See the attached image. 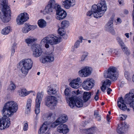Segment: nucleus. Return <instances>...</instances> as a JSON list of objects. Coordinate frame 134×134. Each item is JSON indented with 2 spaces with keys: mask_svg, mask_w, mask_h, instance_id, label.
<instances>
[{
  "mask_svg": "<svg viewBox=\"0 0 134 134\" xmlns=\"http://www.w3.org/2000/svg\"><path fill=\"white\" fill-rule=\"evenodd\" d=\"M38 24L40 27L43 28L46 26V22L44 20L41 19L38 20Z\"/></svg>",
  "mask_w": 134,
  "mask_h": 134,
  "instance_id": "29",
  "label": "nucleus"
},
{
  "mask_svg": "<svg viewBox=\"0 0 134 134\" xmlns=\"http://www.w3.org/2000/svg\"><path fill=\"white\" fill-rule=\"evenodd\" d=\"M72 96L71 97H68L69 100V105L71 108H73L75 105L78 108L82 107L83 106V101L81 99L77 98V92L75 91L72 92Z\"/></svg>",
  "mask_w": 134,
  "mask_h": 134,
  "instance_id": "7",
  "label": "nucleus"
},
{
  "mask_svg": "<svg viewBox=\"0 0 134 134\" xmlns=\"http://www.w3.org/2000/svg\"><path fill=\"white\" fill-rule=\"evenodd\" d=\"M15 44H13L12 47V51L11 55H13L15 52Z\"/></svg>",
  "mask_w": 134,
  "mask_h": 134,
  "instance_id": "49",
  "label": "nucleus"
},
{
  "mask_svg": "<svg viewBox=\"0 0 134 134\" xmlns=\"http://www.w3.org/2000/svg\"><path fill=\"white\" fill-rule=\"evenodd\" d=\"M30 92H27L25 89H23L19 92V95L21 96L24 97L29 94Z\"/></svg>",
  "mask_w": 134,
  "mask_h": 134,
  "instance_id": "34",
  "label": "nucleus"
},
{
  "mask_svg": "<svg viewBox=\"0 0 134 134\" xmlns=\"http://www.w3.org/2000/svg\"><path fill=\"white\" fill-rule=\"evenodd\" d=\"M129 11L128 10L126 9L124 10V14H128Z\"/></svg>",
  "mask_w": 134,
  "mask_h": 134,
  "instance_id": "56",
  "label": "nucleus"
},
{
  "mask_svg": "<svg viewBox=\"0 0 134 134\" xmlns=\"http://www.w3.org/2000/svg\"><path fill=\"white\" fill-rule=\"evenodd\" d=\"M82 83L81 80L79 77L72 80L70 83V86L74 88L77 89L80 86Z\"/></svg>",
  "mask_w": 134,
  "mask_h": 134,
  "instance_id": "18",
  "label": "nucleus"
},
{
  "mask_svg": "<svg viewBox=\"0 0 134 134\" xmlns=\"http://www.w3.org/2000/svg\"><path fill=\"white\" fill-rule=\"evenodd\" d=\"M107 50L109 54H113V50L112 49L109 48L107 49Z\"/></svg>",
  "mask_w": 134,
  "mask_h": 134,
  "instance_id": "51",
  "label": "nucleus"
},
{
  "mask_svg": "<svg viewBox=\"0 0 134 134\" xmlns=\"http://www.w3.org/2000/svg\"><path fill=\"white\" fill-rule=\"evenodd\" d=\"M133 13H132V15H133V14H134V4L133 5Z\"/></svg>",
  "mask_w": 134,
  "mask_h": 134,
  "instance_id": "61",
  "label": "nucleus"
},
{
  "mask_svg": "<svg viewBox=\"0 0 134 134\" xmlns=\"http://www.w3.org/2000/svg\"><path fill=\"white\" fill-rule=\"evenodd\" d=\"M48 4L52 7L55 10L60 6L56 2L55 0H50Z\"/></svg>",
  "mask_w": 134,
  "mask_h": 134,
  "instance_id": "27",
  "label": "nucleus"
},
{
  "mask_svg": "<svg viewBox=\"0 0 134 134\" xmlns=\"http://www.w3.org/2000/svg\"><path fill=\"white\" fill-rule=\"evenodd\" d=\"M125 77L126 78V79H127L128 80H130V79L129 77H128L127 74H126V73H125Z\"/></svg>",
  "mask_w": 134,
  "mask_h": 134,
  "instance_id": "55",
  "label": "nucleus"
},
{
  "mask_svg": "<svg viewBox=\"0 0 134 134\" xmlns=\"http://www.w3.org/2000/svg\"><path fill=\"white\" fill-rule=\"evenodd\" d=\"M116 39L120 46H121L122 48H124V44L121 39L120 37H117Z\"/></svg>",
  "mask_w": 134,
  "mask_h": 134,
  "instance_id": "39",
  "label": "nucleus"
},
{
  "mask_svg": "<svg viewBox=\"0 0 134 134\" xmlns=\"http://www.w3.org/2000/svg\"><path fill=\"white\" fill-rule=\"evenodd\" d=\"M62 37L64 39H66L68 38V36L67 35H65L63 36H62Z\"/></svg>",
  "mask_w": 134,
  "mask_h": 134,
  "instance_id": "57",
  "label": "nucleus"
},
{
  "mask_svg": "<svg viewBox=\"0 0 134 134\" xmlns=\"http://www.w3.org/2000/svg\"><path fill=\"white\" fill-rule=\"evenodd\" d=\"M53 85H51L48 87L47 92L49 95L54 94L57 92L55 89L53 88Z\"/></svg>",
  "mask_w": 134,
  "mask_h": 134,
  "instance_id": "26",
  "label": "nucleus"
},
{
  "mask_svg": "<svg viewBox=\"0 0 134 134\" xmlns=\"http://www.w3.org/2000/svg\"><path fill=\"white\" fill-rule=\"evenodd\" d=\"M91 93L90 92H84L83 94V98L84 102H86L91 97Z\"/></svg>",
  "mask_w": 134,
  "mask_h": 134,
  "instance_id": "24",
  "label": "nucleus"
},
{
  "mask_svg": "<svg viewBox=\"0 0 134 134\" xmlns=\"http://www.w3.org/2000/svg\"><path fill=\"white\" fill-rule=\"evenodd\" d=\"M37 39H36L30 36L29 37L25 39V41L27 44L29 46L32 44Z\"/></svg>",
  "mask_w": 134,
  "mask_h": 134,
  "instance_id": "25",
  "label": "nucleus"
},
{
  "mask_svg": "<svg viewBox=\"0 0 134 134\" xmlns=\"http://www.w3.org/2000/svg\"><path fill=\"white\" fill-rule=\"evenodd\" d=\"M11 31V27L10 26H7L2 30V33L4 35L8 34Z\"/></svg>",
  "mask_w": 134,
  "mask_h": 134,
  "instance_id": "31",
  "label": "nucleus"
},
{
  "mask_svg": "<svg viewBox=\"0 0 134 134\" xmlns=\"http://www.w3.org/2000/svg\"><path fill=\"white\" fill-rule=\"evenodd\" d=\"M29 19L28 15L27 13H22L19 14L16 18V23L18 24L21 25Z\"/></svg>",
  "mask_w": 134,
  "mask_h": 134,
  "instance_id": "15",
  "label": "nucleus"
},
{
  "mask_svg": "<svg viewBox=\"0 0 134 134\" xmlns=\"http://www.w3.org/2000/svg\"><path fill=\"white\" fill-rule=\"evenodd\" d=\"M102 82L103 83L101 87V90L102 91L104 92L107 88L110 86L111 84V82L109 80L106 79L104 81H102Z\"/></svg>",
  "mask_w": 134,
  "mask_h": 134,
  "instance_id": "21",
  "label": "nucleus"
},
{
  "mask_svg": "<svg viewBox=\"0 0 134 134\" xmlns=\"http://www.w3.org/2000/svg\"><path fill=\"white\" fill-rule=\"evenodd\" d=\"M62 4L65 8L69 9L75 4V0H65L62 2Z\"/></svg>",
  "mask_w": 134,
  "mask_h": 134,
  "instance_id": "20",
  "label": "nucleus"
},
{
  "mask_svg": "<svg viewBox=\"0 0 134 134\" xmlns=\"http://www.w3.org/2000/svg\"><path fill=\"white\" fill-rule=\"evenodd\" d=\"M47 126L44 124L38 131L39 134H44V132L47 129Z\"/></svg>",
  "mask_w": 134,
  "mask_h": 134,
  "instance_id": "30",
  "label": "nucleus"
},
{
  "mask_svg": "<svg viewBox=\"0 0 134 134\" xmlns=\"http://www.w3.org/2000/svg\"><path fill=\"white\" fill-rule=\"evenodd\" d=\"M31 99L30 98L27 101V104L26 105V109L27 111V112H30V110L31 109Z\"/></svg>",
  "mask_w": 134,
  "mask_h": 134,
  "instance_id": "35",
  "label": "nucleus"
},
{
  "mask_svg": "<svg viewBox=\"0 0 134 134\" xmlns=\"http://www.w3.org/2000/svg\"><path fill=\"white\" fill-rule=\"evenodd\" d=\"M119 98V99L118 101V106L120 109L124 111L127 110L128 111H130L129 109L127 108L125 103L129 104L130 107L132 108L134 112V89L131 90L129 93L126 94L124 99L122 97Z\"/></svg>",
  "mask_w": 134,
  "mask_h": 134,
  "instance_id": "2",
  "label": "nucleus"
},
{
  "mask_svg": "<svg viewBox=\"0 0 134 134\" xmlns=\"http://www.w3.org/2000/svg\"><path fill=\"white\" fill-rule=\"evenodd\" d=\"M57 103V98L53 96H48L46 98L45 105L52 109H55Z\"/></svg>",
  "mask_w": 134,
  "mask_h": 134,
  "instance_id": "9",
  "label": "nucleus"
},
{
  "mask_svg": "<svg viewBox=\"0 0 134 134\" xmlns=\"http://www.w3.org/2000/svg\"><path fill=\"white\" fill-rule=\"evenodd\" d=\"M61 38L52 35H48L41 40V43L42 44H44L45 47L48 48L49 47V44L51 45L57 44L59 42Z\"/></svg>",
  "mask_w": 134,
  "mask_h": 134,
  "instance_id": "6",
  "label": "nucleus"
},
{
  "mask_svg": "<svg viewBox=\"0 0 134 134\" xmlns=\"http://www.w3.org/2000/svg\"><path fill=\"white\" fill-rule=\"evenodd\" d=\"M54 55L52 53L42 57L40 59L41 62L44 64L46 63H51L54 61Z\"/></svg>",
  "mask_w": 134,
  "mask_h": 134,
  "instance_id": "17",
  "label": "nucleus"
},
{
  "mask_svg": "<svg viewBox=\"0 0 134 134\" xmlns=\"http://www.w3.org/2000/svg\"><path fill=\"white\" fill-rule=\"evenodd\" d=\"M114 52L113 53L114 54L116 55V56H118L120 55V50H114Z\"/></svg>",
  "mask_w": 134,
  "mask_h": 134,
  "instance_id": "46",
  "label": "nucleus"
},
{
  "mask_svg": "<svg viewBox=\"0 0 134 134\" xmlns=\"http://www.w3.org/2000/svg\"><path fill=\"white\" fill-rule=\"evenodd\" d=\"M43 95V92H39L37 94L36 99L35 109V113L37 115L40 112V107Z\"/></svg>",
  "mask_w": 134,
  "mask_h": 134,
  "instance_id": "10",
  "label": "nucleus"
},
{
  "mask_svg": "<svg viewBox=\"0 0 134 134\" xmlns=\"http://www.w3.org/2000/svg\"><path fill=\"white\" fill-rule=\"evenodd\" d=\"M126 116H124L122 115L119 116V119L120 120H124L126 119Z\"/></svg>",
  "mask_w": 134,
  "mask_h": 134,
  "instance_id": "50",
  "label": "nucleus"
},
{
  "mask_svg": "<svg viewBox=\"0 0 134 134\" xmlns=\"http://www.w3.org/2000/svg\"><path fill=\"white\" fill-rule=\"evenodd\" d=\"M7 0H2L0 3L3 6L0 13L1 18L4 22H8L10 19L11 12L10 8L7 4Z\"/></svg>",
  "mask_w": 134,
  "mask_h": 134,
  "instance_id": "4",
  "label": "nucleus"
},
{
  "mask_svg": "<svg viewBox=\"0 0 134 134\" xmlns=\"http://www.w3.org/2000/svg\"><path fill=\"white\" fill-rule=\"evenodd\" d=\"M29 25L26 24L23 28L22 30V31L23 33H27L29 30L28 29Z\"/></svg>",
  "mask_w": 134,
  "mask_h": 134,
  "instance_id": "40",
  "label": "nucleus"
},
{
  "mask_svg": "<svg viewBox=\"0 0 134 134\" xmlns=\"http://www.w3.org/2000/svg\"><path fill=\"white\" fill-rule=\"evenodd\" d=\"M33 62L31 59H25L20 61L18 64V67L20 68L22 73L26 75L32 66Z\"/></svg>",
  "mask_w": 134,
  "mask_h": 134,
  "instance_id": "5",
  "label": "nucleus"
},
{
  "mask_svg": "<svg viewBox=\"0 0 134 134\" xmlns=\"http://www.w3.org/2000/svg\"><path fill=\"white\" fill-rule=\"evenodd\" d=\"M117 21L118 22H119L120 23L121 22V19L120 18H118L117 19Z\"/></svg>",
  "mask_w": 134,
  "mask_h": 134,
  "instance_id": "59",
  "label": "nucleus"
},
{
  "mask_svg": "<svg viewBox=\"0 0 134 134\" xmlns=\"http://www.w3.org/2000/svg\"><path fill=\"white\" fill-rule=\"evenodd\" d=\"M55 9L52 7H51L48 4L46 7L45 9V12L48 14H49Z\"/></svg>",
  "mask_w": 134,
  "mask_h": 134,
  "instance_id": "32",
  "label": "nucleus"
},
{
  "mask_svg": "<svg viewBox=\"0 0 134 134\" xmlns=\"http://www.w3.org/2000/svg\"><path fill=\"white\" fill-rule=\"evenodd\" d=\"M56 11V17L57 19L60 20L65 18L66 16V12L59 6L55 10Z\"/></svg>",
  "mask_w": 134,
  "mask_h": 134,
  "instance_id": "14",
  "label": "nucleus"
},
{
  "mask_svg": "<svg viewBox=\"0 0 134 134\" xmlns=\"http://www.w3.org/2000/svg\"><path fill=\"white\" fill-rule=\"evenodd\" d=\"M94 99H95V100L96 101H97L98 99V95L97 94H96L94 98Z\"/></svg>",
  "mask_w": 134,
  "mask_h": 134,
  "instance_id": "54",
  "label": "nucleus"
},
{
  "mask_svg": "<svg viewBox=\"0 0 134 134\" xmlns=\"http://www.w3.org/2000/svg\"><path fill=\"white\" fill-rule=\"evenodd\" d=\"M94 81L92 79L88 78L85 80L82 84L83 88L86 90L91 89L94 85Z\"/></svg>",
  "mask_w": 134,
  "mask_h": 134,
  "instance_id": "11",
  "label": "nucleus"
},
{
  "mask_svg": "<svg viewBox=\"0 0 134 134\" xmlns=\"http://www.w3.org/2000/svg\"><path fill=\"white\" fill-rule=\"evenodd\" d=\"M18 105L16 103L12 101H9L6 103L3 107L2 112L3 116L0 118V129L8 128L10 125V119L17 110Z\"/></svg>",
  "mask_w": 134,
  "mask_h": 134,
  "instance_id": "1",
  "label": "nucleus"
},
{
  "mask_svg": "<svg viewBox=\"0 0 134 134\" xmlns=\"http://www.w3.org/2000/svg\"><path fill=\"white\" fill-rule=\"evenodd\" d=\"M16 88V86L15 84L12 82H11L8 89L11 91H13Z\"/></svg>",
  "mask_w": 134,
  "mask_h": 134,
  "instance_id": "38",
  "label": "nucleus"
},
{
  "mask_svg": "<svg viewBox=\"0 0 134 134\" xmlns=\"http://www.w3.org/2000/svg\"><path fill=\"white\" fill-rule=\"evenodd\" d=\"M58 33L61 36H63L66 34V31L64 29L59 28L58 30Z\"/></svg>",
  "mask_w": 134,
  "mask_h": 134,
  "instance_id": "37",
  "label": "nucleus"
},
{
  "mask_svg": "<svg viewBox=\"0 0 134 134\" xmlns=\"http://www.w3.org/2000/svg\"><path fill=\"white\" fill-rule=\"evenodd\" d=\"M88 53L87 52L84 53L82 55L81 57V61H83L85 59H86L88 55Z\"/></svg>",
  "mask_w": 134,
  "mask_h": 134,
  "instance_id": "43",
  "label": "nucleus"
},
{
  "mask_svg": "<svg viewBox=\"0 0 134 134\" xmlns=\"http://www.w3.org/2000/svg\"><path fill=\"white\" fill-rule=\"evenodd\" d=\"M71 88H66L64 91V94L65 95L68 97H69L70 96L71 94Z\"/></svg>",
  "mask_w": 134,
  "mask_h": 134,
  "instance_id": "41",
  "label": "nucleus"
},
{
  "mask_svg": "<svg viewBox=\"0 0 134 134\" xmlns=\"http://www.w3.org/2000/svg\"><path fill=\"white\" fill-rule=\"evenodd\" d=\"M55 115L54 114L50 113L48 114L43 115L42 116V118L44 120H50L52 117L53 119L55 118Z\"/></svg>",
  "mask_w": 134,
  "mask_h": 134,
  "instance_id": "28",
  "label": "nucleus"
},
{
  "mask_svg": "<svg viewBox=\"0 0 134 134\" xmlns=\"http://www.w3.org/2000/svg\"><path fill=\"white\" fill-rule=\"evenodd\" d=\"M59 125V124L57 120L55 122H54L52 124L51 126V128H54L56 127L57 126H58Z\"/></svg>",
  "mask_w": 134,
  "mask_h": 134,
  "instance_id": "45",
  "label": "nucleus"
},
{
  "mask_svg": "<svg viewBox=\"0 0 134 134\" xmlns=\"http://www.w3.org/2000/svg\"><path fill=\"white\" fill-rule=\"evenodd\" d=\"M117 69L114 66H111L107 71H105L104 76L106 78H109L113 81L117 80L118 75L117 72Z\"/></svg>",
  "mask_w": 134,
  "mask_h": 134,
  "instance_id": "8",
  "label": "nucleus"
},
{
  "mask_svg": "<svg viewBox=\"0 0 134 134\" xmlns=\"http://www.w3.org/2000/svg\"><path fill=\"white\" fill-rule=\"evenodd\" d=\"M121 125L122 126L120 127H119L120 126L119 125H118L117 131L118 133H124L127 130V125L126 124H121Z\"/></svg>",
  "mask_w": 134,
  "mask_h": 134,
  "instance_id": "22",
  "label": "nucleus"
},
{
  "mask_svg": "<svg viewBox=\"0 0 134 134\" xmlns=\"http://www.w3.org/2000/svg\"><path fill=\"white\" fill-rule=\"evenodd\" d=\"M28 128V124L26 121L24 122L23 130L24 131H27Z\"/></svg>",
  "mask_w": 134,
  "mask_h": 134,
  "instance_id": "44",
  "label": "nucleus"
},
{
  "mask_svg": "<svg viewBox=\"0 0 134 134\" xmlns=\"http://www.w3.org/2000/svg\"><path fill=\"white\" fill-rule=\"evenodd\" d=\"M132 20H134V14L133 15H132Z\"/></svg>",
  "mask_w": 134,
  "mask_h": 134,
  "instance_id": "63",
  "label": "nucleus"
},
{
  "mask_svg": "<svg viewBox=\"0 0 134 134\" xmlns=\"http://www.w3.org/2000/svg\"><path fill=\"white\" fill-rule=\"evenodd\" d=\"M92 70L91 67H85L79 71V75L82 77H87L91 75Z\"/></svg>",
  "mask_w": 134,
  "mask_h": 134,
  "instance_id": "13",
  "label": "nucleus"
},
{
  "mask_svg": "<svg viewBox=\"0 0 134 134\" xmlns=\"http://www.w3.org/2000/svg\"><path fill=\"white\" fill-rule=\"evenodd\" d=\"M106 90H107V94H109L110 93V92L112 91V90L110 88L108 87L107 88Z\"/></svg>",
  "mask_w": 134,
  "mask_h": 134,
  "instance_id": "52",
  "label": "nucleus"
},
{
  "mask_svg": "<svg viewBox=\"0 0 134 134\" xmlns=\"http://www.w3.org/2000/svg\"><path fill=\"white\" fill-rule=\"evenodd\" d=\"M106 2L103 1L99 3L97 5H92L91 10L88 11L87 13V16H91L93 15L94 17L98 18L102 16L104 14V12L107 9Z\"/></svg>",
  "mask_w": 134,
  "mask_h": 134,
  "instance_id": "3",
  "label": "nucleus"
},
{
  "mask_svg": "<svg viewBox=\"0 0 134 134\" xmlns=\"http://www.w3.org/2000/svg\"><path fill=\"white\" fill-rule=\"evenodd\" d=\"M113 18L110 19V20L105 26V30L106 31L110 32L113 35H114L115 32L113 27Z\"/></svg>",
  "mask_w": 134,
  "mask_h": 134,
  "instance_id": "16",
  "label": "nucleus"
},
{
  "mask_svg": "<svg viewBox=\"0 0 134 134\" xmlns=\"http://www.w3.org/2000/svg\"><path fill=\"white\" fill-rule=\"evenodd\" d=\"M69 25V21L66 20L63 21L61 23L62 28L64 29L65 27H68Z\"/></svg>",
  "mask_w": 134,
  "mask_h": 134,
  "instance_id": "36",
  "label": "nucleus"
},
{
  "mask_svg": "<svg viewBox=\"0 0 134 134\" xmlns=\"http://www.w3.org/2000/svg\"><path fill=\"white\" fill-rule=\"evenodd\" d=\"M132 79L133 81L134 82V75H133Z\"/></svg>",
  "mask_w": 134,
  "mask_h": 134,
  "instance_id": "64",
  "label": "nucleus"
},
{
  "mask_svg": "<svg viewBox=\"0 0 134 134\" xmlns=\"http://www.w3.org/2000/svg\"><path fill=\"white\" fill-rule=\"evenodd\" d=\"M122 49L123 50V51L126 54V55H129L130 54V51L129 50H128L127 48H126V47L125 46V48H122Z\"/></svg>",
  "mask_w": 134,
  "mask_h": 134,
  "instance_id": "48",
  "label": "nucleus"
},
{
  "mask_svg": "<svg viewBox=\"0 0 134 134\" xmlns=\"http://www.w3.org/2000/svg\"><path fill=\"white\" fill-rule=\"evenodd\" d=\"M119 3L121 5L123 1V0H118Z\"/></svg>",
  "mask_w": 134,
  "mask_h": 134,
  "instance_id": "58",
  "label": "nucleus"
},
{
  "mask_svg": "<svg viewBox=\"0 0 134 134\" xmlns=\"http://www.w3.org/2000/svg\"><path fill=\"white\" fill-rule=\"evenodd\" d=\"M107 121L108 122H109L110 121H109V120H110V118H107Z\"/></svg>",
  "mask_w": 134,
  "mask_h": 134,
  "instance_id": "62",
  "label": "nucleus"
},
{
  "mask_svg": "<svg viewBox=\"0 0 134 134\" xmlns=\"http://www.w3.org/2000/svg\"><path fill=\"white\" fill-rule=\"evenodd\" d=\"M68 119L67 116L64 114L59 117L57 120L60 124L66 122L67 121Z\"/></svg>",
  "mask_w": 134,
  "mask_h": 134,
  "instance_id": "23",
  "label": "nucleus"
},
{
  "mask_svg": "<svg viewBox=\"0 0 134 134\" xmlns=\"http://www.w3.org/2000/svg\"><path fill=\"white\" fill-rule=\"evenodd\" d=\"M94 116L96 117V118H99L98 119V121H100L101 120V117L98 114V111L97 110H96L94 111Z\"/></svg>",
  "mask_w": 134,
  "mask_h": 134,
  "instance_id": "42",
  "label": "nucleus"
},
{
  "mask_svg": "<svg viewBox=\"0 0 134 134\" xmlns=\"http://www.w3.org/2000/svg\"><path fill=\"white\" fill-rule=\"evenodd\" d=\"M125 35L128 38H129V34L128 33H126L125 34Z\"/></svg>",
  "mask_w": 134,
  "mask_h": 134,
  "instance_id": "60",
  "label": "nucleus"
},
{
  "mask_svg": "<svg viewBox=\"0 0 134 134\" xmlns=\"http://www.w3.org/2000/svg\"><path fill=\"white\" fill-rule=\"evenodd\" d=\"M57 132L60 133L64 134H66L69 131L68 128V126L65 124H60L57 128Z\"/></svg>",
  "mask_w": 134,
  "mask_h": 134,
  "instance_id": "19",
  "label": "nucleus"
},
{
  "mask_svg": "<svg viewBox=\"0 0 134 134\" xmlns=\"http://www.w3.org/2000/svg\"><path fill=\"white\" fill-rule=\"evenodd\" d=\"M89 134H92L95 131L94 127H92L89 129L87 130Z\"/></svg>",
  "mask_w": 134,
  "mask_h": 134,
  "instance_id": "47",
  "label": "nucleus"
},
{
  "mask_svg": "<svg viewBox=\"0 0 134 134\" xmlns=\"http://www.w3.org/2000/svg\"><path fill=\"white\" fill-rule=\"evenodd\" d=\"M83 37L82 36H80L79 37V39L74 44V47L75 48H78L79 46L80 43L82 42Z\"/></svg>",
  "mask_w": 134,
  "mask_h": 134,
  "instance_id": "33",
  "label": "nucleus"
},
{
  "mask_svg": "<svg viewBox=\"0 0 134 134\" xmlns=\"http://www.w3.org/2000/svg\"><path fill=\"white\" fill-rule=\"evenodd\" d=\"M33 52V55L35 57H38L41 54L42 51L39 44H34L31 47Z\"/></svg>",
  "mask_w": 134,
  "mask_h": 134,
  "instance_id": "12",
  "label": "nucleus"
},
{
  "mask_svg": "<svg viewBox=\"0 0 134 134\" xmlns=\"http://www.w3.org/2000/svg\"><path fill=\"white\" fill-rule=\"evenodd\" d=\"M28 29L29 31L30 30H33L34 29V26H31L29 25Z\"/></svg>",
  "mask_w": 134,
  "mask_h": 134,
  "instance_id": "53",
  "label": "nucleus"
}]
</instances>
